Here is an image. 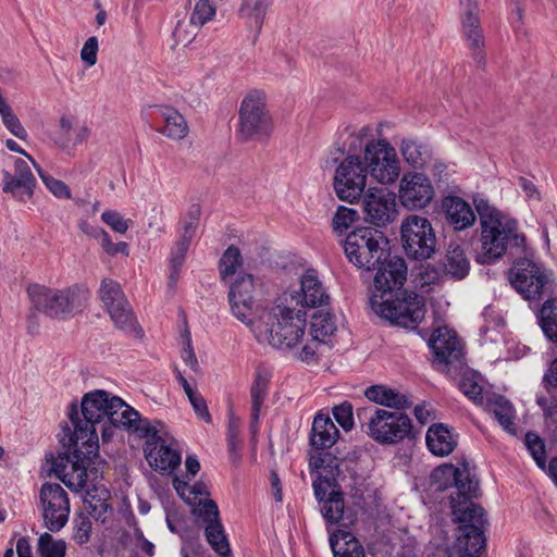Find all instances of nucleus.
<instances>
[{"instance_id":"obj_1","label":"nucleus","mask_w":557,"mask_h":557,"mask_svg":"<svg viewBox=\"0 0 557 557\" xmlns=\"http://www.w3.org/2000/svg\"><path fill=\"white\" fill-rule=\"evenodd\" d=\"M456 487V496L450 495V506L454 520L461 523L459 534L451 552L454 554L470 553L484 555L486 539L484 536V509L475 505L472 498L479 494V482L471 476L469 470L456 468L453 465H443L433 470L431 487L435 491H445Z\"/></svg>"},{"instance_id":"obj_2","label":"nucleus","mask_w":557,"mask_h":557,"mask_svg":"<svg viewBox=\"0 0 557 557\" xmlns=\"http://www.w3.org/2000/svg\"><path fill=\"white\" fill-rule=\"evenodd\" d=\"M86 434L81 430L71 433L70 426H63L59 436L64 450L52 460V471L75 493L87 487L88 472L97 474L94 466L99 458V444L92 442V435Z\"/></svg>"},{"instance_id":"obj_3","label":"nucleus","mask_w":557,"mask_h":557,"mask_svg":"<svg viewBox=\"0 0 557 557\" xmlns=\"http://www.w3.org/2000/svg\"><path fill=\"white\" fill-rule=\"evenodd\" d=\"M297 296L282 294L275 306L251 325L257 341L275 348H292L305 335L307 313L297 307Z\"/></svg>"},{"instance_id":"obj_4","label":"nucleus","mask_w":557,"mask_h":557,"mask_svg":"<svg viewBox=\"0 0 557 557\" xmlns=\"http://www.w3.org/2000/svg\"><path fill=\"white\" fill-rule=\"evenodd\" d=\"M474 203L481 226V251L476 260L490 264L500 259L510 246H519L523 238L518 234L513 219L485 199L474 200Z\"/></svg>"},{"instance_id":"obj_5","label":"nucleus","mask_w":557,"mask_h":557,"mask_svg":"<svg viewBox=\"0 0 557 557\" xmlns=\"http://www.w3.org/2000/svg\"><path fill=\"white\" fill-rule=\"evenodd\" d=\"M26 293L36 311L57 321H66L83 312L91 297L89 288L83 284L54 288L30 283Z\"/></svg>"},{"instance_id":"obj_6","label":"nucleus","mask_w":557,"mask_h":557,"mask_svg":"<svg viewBox=\"0 0 557 557\" xmlns=\"http://www.w3.org/2000/svg\"><path fill=\"white\" fill-rule=\"evenodd\" d=\"M370 133L371 128L363 126L349 136L348 154L337 165L334 175V189L341 200L352 203L364 193L369 174L361 156L355 152L361 149Z\"/></svg>"},{"instance_id":"obj_7","label":"nucleus","mask_w":557,"mask_h":557,"mask_svg":"<svg viewBox=\"0 0 557 557\" xmlns=\"http://www.w3.org/2000/svg\"><path fill=\"white\" fill-rule=\"evenodd\" d=\"M371 305L377 314L405 329H416L425 314L422 298L406 289L380 299L377 294H373Z\"/></svg>"},{"instance_id":"obj_8","label":"nucleus","mask_w":557,"mask_h":557,"mask_svg":"<svg viewBox=\"0 0 557 557\" xmlns=\"http://www.w3.org/2000/svg\"><path fill=\"white\" fill-rule=\"evenodd\" d=\"M362 416L368 418V435L380 444H397L413 436L412 421L406 413L376 408L357 412L359 420Z\"/></svg>"},{"instance_id":"obj_9","label":"nucleus","mask_w":557,"mask_h":557,"mask_svg":"<svg viewBox=\"0 0 557 557\" xmlns=\"http://www.w3.org/2000/svg\"><path fill=\"white\" fill-rule=\"evenodd\" d=\"M383 234L371 227H358L344 242V251L352 264L367 271L374 270L387 250Z\"/></svg>"},{"instance_id":"obj_10","label":"nucleus","mask_w":557,"mask_h":557,"mask_svg":"<svg viewBox=\"0 0 557 557\" xmlns=\"http://www.w3.org/2000/svg\"><path fill=\"white\" fill-rule=\"evenodd\" d=\"M114 396L103 389H95L84 395L81 403V413L76 404H72L69 411L70 424L64 426L71 428V433L86 431V435H92V442L98 443L96 424L101 422L104 418L108 419L109 411H111V403Z\"/></svg>"},{"instance_id":"obj_11","label":"nucleus","mask_w":557,"mask_h":557,"mask_svg":"<svg viewBox=\"0 0 557 557\" xmlns=\"http://www.w3.org/2000/svg\"><path fill=\"white\" fill-rule=\"evenodd\" d=\"M369 176L382 185L394 184L400 175V161L386 139H369L361 157Z\"/></svg>"},{"instance_id":"obj_12","label":"nucleus","mask_w":557,"mask_h":557,"mask_svg":"<svg viewBox=\"0 0 557 557\" xmlns=\"http://www.w3.org/2000/svg\"><path fill=\"white\" fill-rule=\"evenodd\" d=\"M400 238L408 258L426 260L436 250V236L431 222L420 215H408L400 226Z\"/></svg>"},{"instance_id":"obj_13","label":"nucleus","mask_w":557,"mask_h":557,"mask_svg":"<svg viewBox=\"0 0 557 557\" xmlns=\"http://www.w3.org/2000/svg\"><path fill=\"white\" fill-rule=\"evenodd\" d=\"M510 283L515 289L529 300H539L550 295L554 281L550 274L539 263L523 258L519 259L510 271Z\"/></svg>"},{"instance_id":"obj_14","label":"nucleus","mask_w":557,"mask_h":557,"mask_svg":"<svg viewBox=\"0 0 557 557\" xmlns=\"http://www.w3.org/2000/svg\"><path fill=\"white\" fill-rule=\"evenodd\" d=\"M99 297L117 329L135 336L141 335L143 331L138 327L133 310L116 281L103 278L99 288Z\"/></svg>"},{"instance_id":"obj_15","label":"nucleus","mask_w":557,"mask_h":557,"mask_svg":"<svg viewBox=\"0 0 557 557\" xmlns=\"http://www.w3.org/2000/svg\"><path fill=\"white\" fill-rule=\"evenodd\" d=\"M272 129L273 125L265 110L264 97L257 91L246 96L239 110L238 134L242 139L268 137Z\"/></svg>"},{"instance_id":"obj_16","label":"nucleus","mask_w":557,"mask_h":557,"mask_svg":"<svg viewBox=\"0 0 557 557\" xmlns=\"http://www.w3.org/2000/svg\"><path fill=\"white\" fill-rule=\"evenodd\" d=\"M39 496L45 527L51 532L60 531L69 520L67 493L60 484L45 483L41 485Z\"/></svg>"},{"instance_id":"obj_17","label":"nucleus","mask_w":557,"mask_h":557,"mask_svg":"<svg viewBox=\"0 0 557 557\" xmlns=\"http://www.w3.org/2000/svg\"><path fill=\"white\" fill-rule=\"evenodd\" d=\"M228 300L233 314L243 323L251 326L257 313L255 300V281L252 275L238 276L230 286Z\"/></svg>"},{"instance_id":"obj_18","label":"nucleus","mask_w":557,"mask_h":557,"mask_svg":"<svg viewBox=\"0 0 557 557\" xmlns=\"http://www.w3.org/2000/svg\"><path fill=\"white\" fill-rule=\"evenodd\" d=\"M367 220L375 226H385L397 216L396 195L386 188H369L363 195Z\"/></svg>"},{"instance_id":"obj_19","label":"nucleus","mask_w":557,"mask_h":557,"mask_svg":"<svg viewBox=\"0 0 557 557\" xmlns=\"http://www.w3.org/2000/svg\"><path fill=\"white\" fill-rule=\"evenodd\" d=\"M375 269L374 294H377L379 299L403 289L407 280V264L401 257H391L387 251Z\"/></svg>"},{"instance_id":"obj_20","label":"nucleus","mask_w":557,"mask_h":557,"mask_svg":"<svg viewBox=\"0 0 557 557\" xmlns=\"http://www.w3.org/2000/svg\"><path fill=\"white\" fill-rule=\"evenodd\" d=\"M434 197L431 181L422 173L405 175L399 185V200L410 210L425 208Z\"/></svg>"},{"instance_id":"obj_21","label":"nucleus","mask_w":557,"mask_h":557,"mask_svg":"<svg viewBox=\"0 0 557 557\" xmlns=\"http://www.w3.org/2000/svg\"><path fill=\"white\" fill-rule=\"evenodd\" d=\"M460 7L465 38L472 51V58L480 66H483L485 64L484 37L480 29L476 1L460 0Z\"/></svg>"},{"instance_id":"obj_22","label":"nucleus","mask_w":557,"mask_h":557,"mask_svg":"<svg viewBox=\"0 0 557 557\" xmlns=\"http://www.w3.org/2000/svg\"><path fill=\"white\" fill-rule=\"evenodd\" d=\"M309 466L318 473L313 481L314 496L322 500L327 491L336 485V479L339 474V459L326 451H317L310 455Z\"/></svg>"},{"instance_id":"obj_23","label":"nucleus","mask_w":557,"mask_h":557,"mask_svg":"<svg viewBox=\"0 0 557 557\" xmlns=\"http://www.w3.org/2000/svg\"><path fill=\"white\" fill-rule=\"evenodd\" d=\"M435 361L445 367L454 363H461L463 347L457 334L444 326L438 327L429 339Z\"/></svg>"},{"instance_id":"obj_24","label":"nucleus","mask_w":557,"mask_h":557,"mask_svg":"<svg viewBox=\"0 0 557 557\" xmlns=\"http://www.w3.org/2000/svg\"><path fill=\"white\" fill-rule=\"evenodd\" d=\"M36 178L28 163L23 159L14 161V171L3 172V191L11 194L18 201L25 202L34 195Z\"/></svg>"},{"instance_id":"obj_25","label":"nucleus","mask_w":557,"mask_h":557,"mask_svg":"<svg viewBox=\"0 0 557 557\" xmlns=\"http://www.w3.org/2000/svg\"><path fill=\"white\" fill-rule=\"evenodd\" d=\"M89 136L90 128L85 123H81L74 117L62 116L53 141L66 154H72L78 146L88 140Z\"/></svg>"},{"instance_id":"obj_26","label":"nucleus","mask_w":557,"mask_h":557,"mask_svg":"<svg viewBox=\"0 0 557 557\" xmlns=\"http://www.w3.org/2000/svg\"><path fill=\"white\" fill-rule=\"evenodd\" d=\"M283 294L297 296V307L315 308L326 305L330 296L314 270H307L300 280V290H287Z\"/></svg>"},{"instance_id":"obj_27","label":"nucleus","mask_w":557,"mask_h":557,"mask_svg":"<svg viewBox=\"0 0 557 557\" xmlns=\"http://www.w3.org/2000/svg\"><path fill=\"white\" fill-rule=\"evenodd\" d=\"M144 451L149 466L161 474H172L181 465V454L168 445L164 438L146 441Z\"/></svg>"},{"instance_id":"obj_28","label":"nucleus","mask_w":557,"mask_h":557,"mask_svg":"<svg viewBox=\"0 0 557 557\" xmlns=\"http://www.w3.org/2000/svg\"><path fill=\"white\" fill-rule=\"evenodd\" d=\"M442 208L447 223L455 231H463L475 222V213L471 206L458 196H446L442 200Z\"/></svg>"},{"instance_id":"obj_29","label":"nucleus","mask_w":557,"mask_h":557,"mask_svg":"<svg viewBox=\"0 0 557 557\" xmlns=\"http://www.w3.org/2000/svg\"><path fill=\"white\" fill-rule=\"evenodd\" d=\"M339 432L331 418L326 414L318 413L312 422L310 433V444L317 450H324L332 447Z\"/></svg>"},{"instance_id":"obj_30","label":"nucleus","mask_w":557,"mask_h":557,"mask_svg":"<svg viewBox=\"0 0 557 557\" xmlns=\"http://www.w3.org/2000/svg\"><path fill=\"white\" fill-rule=\"evenodd\" d=\"M429 450L440 457L448 456L457 446V440L447 425L436 423L429 428L425 436Z\"/></svg>"},{"instance_id":"obj_31","label":"nucleus","mask_w":557,"mask_h":557,"mask_svg":"<svg viewBox=\"0 0 557 557\" xmlns=\"http://www.w3.org/2000/svg\"><path fill=\"white\" fill-rule=\"evenodd\" d=\"M271 5L272 0H240L237 15L247 27L259 32Z\"/></svg>"},{"instance_id":"obj_32","label":"nucleus","mask_w":557,"mask_h":557,"mask_svg":"<svg viewBox=\"0 0 557 557\" xmlns=\"http://www.w3.org/2000/svg\"><path fill=\"white\" fill-rule=\"evenodd\" d=\"M84 504L85 508L97 521L104 523L108 518V513L112 510L108 500L110 493L104 486L92 485L91 488L85 487Z\"/></svg>"},{"instance_id":"obj_33","label":"nucleus","mask_w":557,"mask_h":557,"mask_svg":"<svg viewBox=\"0 0 557 557\" xmlns=\"http://www.w3.org/2000/svg\"><path fill=\"white\" fill-rule=\"evenodd\" d=\"M399 150L404 160L414 169H424L432 161L430 148L417 139H403Z\"/></svg>"},{"instance_id":"obj_34","label":"nucleus","mask_w":557,"mask_h":557,"mask_svg":"<svg viewBox=\"0 0 557 557\" xmlns=\"http://www.w3.org/2000/svg\"><path fill=\"white\" fill-rule=\"evenodd\" d=\"M364 395L369 400L375 404L397 410L406 409L411 406V401H409L407 396L400 395L394 389L383 385L368 387Z\"/></svg>"},{"instance_id":"obj_35","label":"nucleus","mask_w":557,"mask_h":557,"mask_svg":"<svg viewBox=\"0 0 557 557\" xmlns=\"http://www.w3.org/2000/svg\"><path fill=\"white\" fill-rule=\"evenodd\" d=\"M443 268L445 273L455 280H462L468 275L470 262L461 246L449 245L443 260Z\"/></svg>"},{"instance_id":"obj_36","label":"nucleus","mask_w":557,"mask_h":557,"mask_svg":"<svg viewBox=\"0 0 557 557\" xmlns=\"http://www.w3.org/2000/svg\"><path fill=\"white\" fill-rule=\"evenodd\" d=\"M158 112L164 121L163 135L172 139H182L187 135V123L178 111L171 107H159Z\"/></svg>"},{"instance_id":"obj_37","label":"nucleus","mask_w":557,"mask_h":557,"mask_svg":"<svg viewBox=\"0 0 557 557\" xmlns=\"http://www.w3.org/2000/svg\"><path fill=\"white\" fill-rule=\"evenodd\" d=\"M108 420L114 426L131 429L138 420V411L117 396L112 398Z\"/></svg>"},{"instance_id":"obj_38","label":"nucleus","mask_w":557,"mask_h":557,"mask_svg":"<svg viewBox=\"0 0 557 557\" xmlns=\"http://www.w3.org/2000/svg\"><path fill=\"white\" fill-rule=\"evenodd\" d=\"M336 330L337 324L333 313L319 311L312 315L310 333L314 343H324Z\"/></svg>"},{"instance_id":"obj_39","label":"nucleus","mask_w":557,"mask_h":557,"mask_svg":"<svg viewBox=\"0 0 557 557\" xmlns=\"http://www.w3.org/2000/svg\"><path fill=\"white\" fill-rule=\"evenodd\" d=\"M173 487L177 494L190 506L201 505L205 500H209V490L203 482H197L190 486L186 481L175 476L173 479Z\"/></svg>"},{"instance_id":"obj_40","label":"nucleus","mask_w":557,"mask_h":557,"mask_svg":"<svg viewBox=\"0 0 557 557\" xmlns=\"http://www.w3.org/2000/svg\"><path fill=\"white\" fill-rule=\"evenodd\" d=\"M270 377L267 372L258 371L250 388L251 396V419L252 422L259 421L260 410L269 389Z\"/></svg>"},{"instance_id":"obj_41","label":"nucleus","mask_w":557,"mask_h":557,"mask_svg":"<svg viewBox=\"0 0 557 557\" xmlns=\"http://www.w3.org/2000/svg\"><path fill=\"white\" fill-rule=\"evenodd\" d=\"M319 502L321 503V512L327 522L335 524L342 520L344 515L343 493L332 487L327 491L326 496Z\"/></svg>"},{"instance_id":"obj_42","label":"nucleus","mask_w":557,"mask_h":557,"mask_svg":"<svg viewBox=\"0 0 557 557\" xmlns=\"http://www.w3.org/2000/svg\"><path fill=\"white\" fill-rule=\"evenodd\" d=\"M540 325L545 336L557 343V298H548L539 314Z\"/></svg>"},{"instance_id":"obj_43","label":"nucleus","mask_w":557,"mask_h":557,"mask_svg":"<svg viewBox=\"0 0 557 557\" xmlns=\"http://www.w3.org/2000/svg\"><path fill=\"white\" fill-rule=\"evenodd\" d=\"M487 405L504 430L513 433V408L510 403L503 396H494L487 399Z\"/></svg>"},{"instance_id":"obj_44","label":"nucleus","mask_w":557,"mask_h":557,"mask_svg":"<svg viewBox=\"0 0 557 557\" xmlns=\"http://www.w3.org/2000/svg\"><path fill=\"white\" fill-rule=\"evenodd\" d=\"M190 243L182 239H177L171 249L170 253V275L169 286L174 289L178 278L181 269L185 262L187 250L189 249Z\"/></svg>"},{"instance_id":"obj_45","label":"nucleus","mask_w":557,"mask_h":557,"mask_svg":"<svg viewBox=\"0 0 557 557\" xmlns=\"http://www.w3.org/2000/svg\"><path fill=\"white\" fill-rule=\"evenodd\" d=\"M205 536L210 547L221 557L231 555V546L222 522L206 525Z\"/></svg>"},{"instance_id":"obj_46","label":"nucleus","mask_w":557,"mask_h":557,"mask_svg":"<svg viewBox=\"0 0 557 557\" xmlns=\"http://www.w3.org/2000/svg\"><path fill=\"white\" fill-rule=\"evenodd\" d=\"M243 267V258L240 251L235 246H230L222 255L219 269L223 281L232 277L238 269Z\"/></svg>"},{"instance_id":"obj_47","label":"nucleus","mask_w":557,"mask_h":557,"mask_svg":"<svg viewBox=\"0 0 557 557\" xmlns=\"http://www.w3.org/2000/svg\"><path fill=\"white\" fill-rule=\"evenodd\" d=\"M342 537L345 541L344 550L338 548L337 536L335 534L330 536V546L334 557H364L363 547L355 537H351L350 534L346 532L342 534Z\"/></svg>"},{"instance_id":"obj_48","label":"nucleus","mask_w":557,"mask_h":557,"mask_svg":"<svg viewBox=\"0 0 557 557\" xmlns=\"http://www.w3.org/2000/svg\"><path fill=\"white\" fill-rule=\"evenodd\" d=\"M201 215V207L199 203H193L185 216L182 220V230L180 232L178 239H182L187 243H191V239L195 237L199 221Z\"/></svg>"},{"instance_id":"obj_49","label":"nucleus","mask_w":557,"mask_h":557,"mask_svg":"<svg viewBox=\"0 0 557 557\" xmlns=\"http://www.w3.org/2000/svg\"><path fill=\"white\" fill-rule=\"evenodd\" d=\"M524 444L534 459L536 466L543 470L548 465L546 461V446L536 433L528 432L525 434Z\"/></svg>"},{"instance_id":"obj_50","label":"nucleus","mask_w":557,"mask_h":557,"mask_svg":"<svg viewBox=\"0 0 557 557\" xmlns=\"http://www.w3.org/2000/svg\"><path fill=\"white\" fill-rule=\"evenodd\" d=\"M66 545L63 541H55L49 533H44L38 540L40 557H64Z\"/></svg>"},{"instance_id":"obj_51","label":"nucleus","mask_w":557,"mask_h":557,"mask_svg":"<svg viewBox=\"0 0 557 557\" xmlns=\"http://www.w3.org/2000/svg\"><path fill=\"white\" fill-rule=\"evenodd\" d=\"M35 169L45 186L54 197L61 199H70L72 197L71 189L64 182L54 178L44 171L38 164L35 165Z\"/></svg>"},{"instance_id":"obj_52","label":"nucleus","mask_w":557,"mask_h":557,"mask_svg":"<svg viewBox=\"0 0 557 557\" xmlns=\"http://www.w3.org/2000/svg\"><path fill=\"white\" fill-rule=\"evenodd\" d=\"M216 13V8L209 0H198L189 17L191 25L201 27L209 23Z\"/></svg>"},{"instance_id":"obj_53","label":"nucleus","mask_w":557,"mask_h":557,"mask_svg":"<svg viewBox=\"0 0 557 557\" xmlns=\"http://www.w3.org/2000/svg\"><path fill=\"white\" fill-rule=\"evenodd\" d=\"M358 219L359 213L357 210L341 206L337 208L333 216V230L336 233H343L347 231Z\"/></svg>"},{"instance_id":"obj_54","label":"nucleus","mask_w":557,"mask_h":557,"mask_svg":"<svg viewBox=\"0 0 557 557\" xmlns=\"http://www.w3.org/2000/svg\"><path fill=\"white\" fill-rule=\"evenodd\" d=\"M94 237L99 238L102 249L111 257H114L117 253L126 257L129 255L128 244L125 242L113 243L110 235L104 230H97Z\"/></svg>"},{"instance_id":"obj_55","label":"nucleus","mask_w":557,"mask_h":557,"mask_svg":"<svg viewBox=\"0 0 557 557\" xmlns=\"http://www.w3.org/2000/svg\"><path fill=\"white\" fill-rule=\"evenodd\" d=\"M162 426L163 425L160 421L151 423L148 420L140 419V416L138 414V420L131 429H133L140 437L147 438V441H160L163 437L160 434L159 428Z\"/></svg>"},{"instance_id":"obj_56","label":"nucleus","mask_w":557,"mask_h":557,"mask_svg":"<svg viewBox=\"0 0 557 557\" xmlns=\"http://www.w3.org/2000/svg\"><path fill=\"white\" fill-rule=\"evenodd\" d=\"M198 508L194 509V513L197 515L206 523V525H212L221 522L220 511L214 500H205L201 505H197Z\"/></svg>"},{"instance_id":"obj_57","label":"nucleus","mask_w":557,"mask_h":557,"mask_svg":"<svg viewBox=\"0 0 557 557\" xmlns=\"http://www.w3.org/2000/svg\"><path fill=\"white\" fill-rule=\"evenodd\" d=\"M460 389L462 393L475 404L483 405L484 396L482 386L473 376H463L460 381Z\"/></svg>"},{"instance_id":"obj_58","label":"nucleus","mask_w":557,"mask_h":557,"mask_svg":"<svg viewBox=\"0 0 557 557\" xmlns=\"http://www.w3.org/2000/svg\"><path fill=\"white\" fill-rule=\"evenodd\" d=\"M333 416L336 422L345 430L349 431L354 426V413L350 403H343L333 408Z\"/></svg>"},{"instance_id":"obj_59","label":"nucleus","mask_w":557,"mask_h":557,"mask_svg":"<svg viewBox=\"0 0 557 557\" xmlns=\"http://www.w3.org/2000/svg\"><path fill=\"white\" fill-rule=\"evenodd\" d=\"M101 220L120 234H125L131 224V220H126L119 212L111 210L102 212Z\"/></svg>"},{"instance_id":"obj_60","label":"nucleus","mask_w":557,"mask_h":557,"mask_svg":"<svg viewBox=\"0 0 557 557\" xmlns=\"http://www.w3.org/2000/svg\"><path fill=\"white\" fill-rule=\"evenodd\" d=\"M91 529L92 527L89 517L83 515L79 516L75 520V529L73 534L75 542L79 545L86 544L90 539Z\"/></svg>"},{"instance_id":"obj_61","label":"nucleus","mask_w":557,"mask_h":557,"mask_svg":"<svg viewBox=\"0 0 557 557\" xmlns=\"http://www.w3.org/2000/svg\"><path fill=\"white\" fill-rule=\"evenodd\" d=\"M98 39L97 37L92 36L89 37L82 50H81V59L88 65L92 66L97 63V53H98Z\"/></svg>"},{"instance_id":"obj_62","label":"nucleus","mask_w":557,"mask_h":557,"mask_svg":"<svg viewBox=\"0 0 557 557\" xmlns=\"http://www.w3.org/2000/svg\"><path fill=\"white\" fill-rule=\"evenodd\" d=\"M188 399H189L197 417L199 419L203 420L205 422L210 423L211 416L209 413L205 398L196 392V393L189 395Z\"/></svg>"},{"instance_id":"obj_63","label":"nucleus","mask_w":557,"mask_h":557,"mask_svg":"<svg viewBox=\"0 0 557 557\" xmlns=\"http://www.w3.org/2000/svg\"><path fill=\"white\" fill-rule=\"evenodd\" d=\"M184 337H185L186 346L184 347V349L182 351V358H183L184 362L190 369L196 371L198 369V360H197V357H196V355L194 352V349L191 347V339H190V334H189L188 331L186 332Z\"/></svg>"},{"instance_id":"obj_64","label":"nucleus","mask_w":557,"mask_h":557,"mask_svg":"<svg viewBox=\"0 0 557 557\" xmlns=\"http://www.w3.org/2000/svg\"><path fill=\"white\" fill-rule=\"evenodd\" d=\"M227 448L230 458L233 463H238L240 461V449H242V440L239 436L231 435L227 436Z\"/></svg>"}]
</instances>
